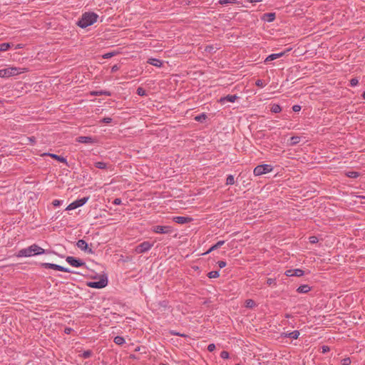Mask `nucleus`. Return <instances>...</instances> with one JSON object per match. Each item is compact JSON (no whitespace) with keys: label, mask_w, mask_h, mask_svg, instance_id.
<instances>
[{"label":"nucleus","mask_w":365,"mask_h":365,"mask_svg":"<svg viewBox=\"0 0 365 365\" xmlns=\"http://www.w3.org/2000/svg\"><path fill=\"white\" fill-rule=\"evenodd\" d=\"M16 256L18 257L34 256L31 245L26 248L20 250Z\"/></svg>","instance_id":"obj_10"},{"label":"nucleus","mask_w":365,"mask_h":365,"mask_svg":"<svg viewBox=\"0 0 365 365\" xmlns=\"http://www.w3.org/2000/svg\"><path fill=\"white\" fill-rule=\"evenodd\" d=\"M207 118V115L205 113H202L195 117V120L197 122H203Z\"/></svg>","instance_id":"obj_29"},{"label":"nucleus","mask_w":365,"mask_h":365,"mask_svg":"<svg viewBox=\"0 0 365 365\" xmlns=\"http://www.w3.org/2000/svg\"><path fill=\"white\" fill-rule=\"evenodd\" d=\"M152 231L159 234H168L170 233L173 230L170 226L156 225L152 227Z\"/></svg>","instance_id":"obj_8"},{"label":"nucleus","mask_w":365,"mask_h":365,"mask_svg":"<svg viewBox=\"0 0 365 365\" xmlns=\"http://www.w3.org/2000/svg\"><path fill=\"white\" fill-rule=\"evenodd\" d=\"M96 168L101 170H106L109 168L111 165L103 161L96 162L94 163Z\"/></svg>","instance_id":"obj_18"},{"label":"nucleus","mask_w":365,"mask_h":365,"mask_svg":"<svg viewBox=\"0 0 365 365\" xmlns=\"http://www.w3.org/2000/svg\"><path fill=\"white\" fill-rule=\"evenodd\" d=\"M341 363L343 365H349L351 364V360L349 358H345L342 359Z\"/></svg>","instance_id":"obj_47"},{"label":"nucleus","mask_w":365,"mask_h":365,"mask_svg":"<svg viewBox=\"0 0 365 365\" xmlns=\"http://www.w3.org/2000/svg\"><path fill=\"white\" fill-rule=\"evenodd\" d=\"M108 284V279L106 277H102L98 282H89L87 285L91 288L101 289L105 287Z\"/></svg>","instance_id":"obj_6"},{"label":"nucleus","mask_w":365,"mask_h":365,"mask_svg":"<svg viewBox=\"0 0 365 365\" xmlns=\"http://www.w3.org/2000/svg\"><path fill=\"white\" fill-rule=\"evenodd\" d=\"M26 144H29V143L34 144L36 142V138L34 136L27 137L26 138Z\"/></svg>","instance_id":"obj_38"},{"label":"nucleus","mask_w":365,"mask_h":365,"mask_svg":"<svg viewBox=\"0 0 365 365\" xmlns=\"http://www.w3.org/2000/svg\"><path fill=\"white\" fill-rule=\"evenodd\" d=\"M272 170V166L268 164L259 165L254 169V174L256 176L262 175L268 173Z\"/></svg>","instance_id":"obj_3"},{"label":"nucleus","mask_w":365,"mask_h":365,"mask_svg":"<svg viewBox=\"0 0 365 365\" xmlns=\"http://www.w3.org/2000/svg\"><path fill=\"white\" fill-rule=\"evenodd\" d=\"M147 62L149 64L153 65L155 67H161L163 65V62L160 59H158V58H148Z\"/></svg>","instance_id":"obj_19"},{"label":"nucleus","mask_w":365,"mask_h":365,"mask_svg":"<svg viewBox=\"0 0 365 365\" xmlns=\"http://www.w3.org/2000/svg\"><path fill=\"white\" fill-rule=\"evenodd\" d=\"M11 47V44L9 43H0V51H6Z\"/></svg>","instance_id":"obj_28"},{"label":"nucleus","mask_w":365,"mask_h":365,"mask_svg":"<svg viewBox=\"0 0 365 365\" xmlns=\"http://www.w3.org/2000/svg\"><path fill=\"white\" fill-rule=\"evenodd\" d=\"M114 55H115V53H113V52H109V53H105V54L103 56V57L104 58H106V59H107V58H110L113 57Z\"/></svg>","instance_id":"obj_44"},{"label":"nucleus","mask_w":365,"mask_h":365,"mask_svg":"<svg viewBox=\"0 0 365 365\" xmlns=\"http://www.w3.org/2000/svg\"><path fill=\"white\" fill-rule=\"evenodd\" d=\"M61 200H54L52 203H53V206L57 207V206H59L61 205Z\"/></svg>","instance_id":"obj_53"},{"label":"nucleus","mask_w":365,"mask_h":365,"mask_svg":"<svg viewBox=\"0 0 365 365\" xmlns=\"http://www.w3.org/2000/svg\"><path fill=\"white\" fill-rule=\"evenodd\" d=\"M66 261L72 267H79L85 264L80 259H77L74 257L68 256L66 257Z\"/></svg>","instance_id":"obj_9"},{"label":"nucleus","mask_w":365,"mask_h":365,"mask_svg":"<svg viewBox=\"0 0 365 365\" xmlns=\"http://www.w3.org/2000/svg\"><path fill=\"white\" fill-rule=\"evenodd\" d=\"M220 357L223 359H227L229 358V353L226 351H222L220 353Z\"/></svg>","instance_id":"obj_41"},{"label":"nucleus","mask_w":365,"mask_h":365,"mask_svg":"<svg viewBox=\"0 0 365 365\" xmlns=\"http://www.w3.org/2000/svg\"><path fill=\"white\" fill-rule=\"evenodd\" d=\"M217 264L220 268H223L226 266V262L225 261H218Z\"/></svg>","instance_id":"obj_50"},{"label":"nucleus","mask_w":365,"mask_h":365,"mask_svg":"<svg viewBox=\"0 0 365 365\" xmlns=\"http://www.w3.org/2000/svg\"><path fill=\"white\" fill-rule=\"evenodd\" d=\"M91 95L93 96H101V95H106V96H110V92L108 91H93L91 93Z\"/></svg>","instance_id":"obj_31"},{"label":"nucleus","mask_w":365,"mask_h":365,"mask_svg":"<svg viewBox=\"0 0 365 365\" xmlns=\"http://www.w3.org/2000/svg\"><path fill=\"white\" fill-rule=\"evenodd\" d=\"M31 247L33 250L34 255H41L47 252L46 250H45L44 249L41 248V247L36 244H33L31 245Z\"/></svg>","instance_id":"obj_16"},{"label":"nucleus","mask_w":365,"mask_h":365,"mask_svg":"<svg viewBox=\"0 0 365 365\" xmlns=\"http://www.w3.org/2000/svg\"><path fill=\"white\" fill-rule=\"evenodd\" d=\"M26 68H21L18 67H9L0 70V78H9L16 76L26 71Z\"/></svg>","instance_id":"obj_2"},{"label":"nucleus","mask_w":365,"mask_h":365,"mask_svg":"<svg viewBox=\"0 0 365 365\" xmlns=\"http://www.w3.org/2000/svg\"><path fill=\"white\" fill-rule=\"evenodd\" d=\"M238 97L236 95H227L220 98V102L224 103L225 101L234 103Z\"/></svg>","instance_id":"obj_17"},{"label":"nucleus","mask_w":365,"mask_h":365,"mask_svg":"<svg viewBox=\"0 0 365 365\" xmlns=\"http://www.w3.org/2000/svg\"><path fill=\"white\" fill-rule=\"evenodd\" d=\"M304 271L301 269H294V276L301 277L304 275Z\"/></svg>","instance_id":"obj_34"},{"label":"nucleus","mask_w":365,"mask_h":365,"mask_svg":"<svg viewBox=\"0 0 365 365\" xmlns=\"http://www.w3.org/2000/svg\"><path fill=\"white\" fill-rule=\"evenodd\" d=\"M299 336V331L297 330L293 331L292 332H283L281 334V336L284 338H291L294 339H297Z\"/></svg>","instance_id":"obj_13"},{"label":"nucleus","mask_w":365,"mask_h":365,"mask_svg":"<svg viewBox=\"0 0 365 365\" xmlns=\"http://www.w3.org/2000/svg\"><path fill=\"white\" fill-rule=\"evenodd\" d=\"M299 141H300V137H299V136H292L290 138L289 145H292V146L295 145L297 143H299Z\"/></svg>","instance_id":"obj_25"},{"label":"nucleus","mask_w":365,"mask_h":365,"mask_svg":"<svg viewBox=\"0 0 365 365\" xmlns=\"http://www.w3.org/2000/svg\"><path fill=\"white\" fill-rule=\"evenodd\" d=\"M266 283L267 285L269 286H271V285H276V279H273V278H268L266 281Z\"/></svg>","instance_id":"obj_36"},{"label":"nucleus","mask_w":365,"mask_h":365,"mask_svg":"<svg viewBox=\"0 0 365 365\" xmlns=\"http://www.w3.org/2000/svg\"><path fill=\"white\" fill-rule=\"evenodd\" d=\"M263 19L267 22H272L275 19L274 13H266L264 14Z\"/></svg>","instance_id":"obj_22"},{"label":"nucleus","mask_w":365,"mask_h":365,"mask_svg":"<svg viewBox=\"0 0 365 365\" xmlns=\"http://www.w3.org/2000/svg\"><path fill=\"white\" fill-rule=\"evenodd\" d=\"M91 355H92V351H91V350H86V351H83V353L82 354V356H83L84 359H88V358H89Z\"/></svg>","instance_id":"obj_37"},{"label":"nucleus","mask_w":365,"mask_h":365,"mask_svg":"<svg viewBox=\"0 0 365 365\" xmlns=\"http://www.w3.org/2000/svg\"><path fill=\"white\" fill-rule=\"evenodd\" d=\"M318 242V237L316 236H312L309 237V242L312 244L317 243Z\"/></svg>","instance_id":"obj_43"},{"label":"nucleus","mask_w":365,"mask_h":365,"mask_svg":"<svg viewBox=\"0 0 365 365\" xmlns=\"http://www.w3.org/2000/svg\"><path fill=\"white\" fill-rule=\"evenodd\" d=\"M174 222L178 224H186L191 222L192 219L187 217L176 216L173 217Z\"/></svg>","instance_id":"obj_14"},{"label":"nucleus","mask_w":365,"mask_h":365,"mask_svg":"<svg viewBox=\"0 0 365 365\" xmlns=\"http://www.w3.org/2000/svg\"><path fill=\"white\" fill-rule=\"evenodd\" d=\"M235 184V178L232 175H229L226 180V185H234Z\"/></svg>","instance_id":"obj_32"},{"label":"nucleus","mask_w":365,"mask_h":365,"mask_svg":"<svg viewBox=\"0 0 365 365\" xmlns=\"http://www.w3.org/2000/svg\"><path fill=\"white\" fill-rule=\"evenodd\" d=\"M170 334L173 336H182V337H186L187 335L186 334H180L177 331H170Z\"/></svg>","instance_id":"obj_46"},{"label":"nucleus","mask_w":365,"mask_h":365,"mask_svg":"<svg viewBox=\"0 0 365 365\" xmlns=\"http://www.w3.org/2000/svg\"><path fill=\"white\" fill-rule=\"evenodd\" d=\"M362 97L364 99H365V91H364L363 94H362Z\"/></svg>","instance_id":"obj_58"},{"label":"nucleus","mask_w":365,"mask_h":365,"mask_svg":"<svg viewBox=\"0 0 365 365\" xmlns=\"http://www.w3.org/2000/svg\"><path fill=\"white\" fill-rule=\"evenodd\" d=\"M310 290H311V287L309 285L303 284V285L299 286L297 288V292L299 293H307Z\"/></svg>","instance_id":"obj_20"},{"label":"nucleus","mask_w":365,"mask_h":365,"mask_svg":"<svg viewBox=\"0 0 365 365\" xmlns=\"http://www.w3.org/2000/svg\"><path fill=\"white\" fill-rule=\"evenodd\" d=\"M41 267L46 268V269H55V270H58V271H61V272H68V273H71L72 272L68 269V268H66L64 267H62L61 265H58V264H52V263H42L41 264Z\"/></svg>","instance_id":"obj_5"},{"label":"nucleus","mask_w":365,"mask_h":365,"mask_svg":"<svg viewBox=\"0 0 365 365\" xmlns=\"http://www.w3.org/2000/svg\"><path fill=\"white\" fill-rule=\"evenodd\" d=\"M77 141L85 144H92L95 143L94 139L89 136H80L77 138Z\"/></svg>","instance_id":"obj_15"},{"label":"nucleus","mask_w":365,"mask_h":365,"mask_svg":"<svg viewBox=\"0 0 365 365\" xmlns=\"http://www.w3.org/2000/svg\"><path fill=\"white\" fill-rule=\"evenodd\" d=\"M359 83V81L357 78H352L351 79L350 81V86L354 87V86H356L357 84Z\"/></svg>","instance_id":"obj_42"},{"label":"nucleus","mask_w":365,"mask_h":365,"mask_svg":"<svg viewBox=\"0 0 365 365\" xmlns=\"http://www.w3.org/2000/svg\"><path fill=\"white\" fill-rule=\"evenodd\" d=\"M292 110L294 111V112H299L300 110H301V106H299V105H294L292 107Z\"/></svg>","instance_id":"obj_51"},{"label":"nucleus","mask_w":365,"mask_h":365,"mask_svg":"<svg viewBox=\"0 0 365 365\" xmlns=\"http://www.w3.org/2000/svg\"><path fill=\"white\" fill-rule=\"evenodd\" d=\"M88 199H89L88 197H85L76 200L74 202H73L71 204H69L68 205V207H66V210H71L76 209V208H78L79 207H81V206H83L84 204H86L87 202Z\"/></svg>","instance_id":"obj_4"},{"label":"nucleus","mask_w":365,"mask_h":365,"mask_svg":"<svg viewBox=\"0 0 365 365\" xmlns=\"http://www.w3.org/2000/svg\"><path fill=\"white\" fill-rule=\"evenodd\" d=\"M114 342L118 345H122L125 343V339L122 336H117L114 338Z\"/></svg>","instance_id":"obj_27"},{"label":"nucleus","mask_w":365,"mask_h":365,"mask_svg":"<svg viewBox=\"0 0 365 365\" xmlns=\"http://www.w3.org/2000/svg\"><path fill=\"white\" fill-rule=\"evenodd\" d=\"M283 56V53H272V54H271V55L268 56L266 58V59H265L264 62H267V61H273V60L277 59V58H279V57H281V56Z\"/></svg>","instance_id":"obj_23"},{"label":"nucleus","mask_w":365,"mask_h":365,"mask_svg":"<svg viewBox=\"0 0 365 365\" xmlns=\"http://www.w3.org/2000/svg\"><path fill=\"white\" fill-rule=\"evenodd\" d=\"M251 3L259 2L261 0H249Z\"/></svg>","instance_id":"obj_57"},{"label":"nucleus","mask_w":365,"mask_h":365,"mask_svg":"<svg viewBox=\"0 0 365 365\" xmlns=\"http://www.w3.org/2000/svg\"><path fill=\"white\" fill-rule=\"evenodd\" d=\"M153 246V243H150L148 241H145L136 247L135 251L138 254H142L148 251Z\"/></svg>","instance_id":"obj_7"},{"label":"nucleus","mask_w":365,"mask_h":365,"mask_svg":"<svg viewBox=\"0 0 365 365\" xmlns=\"http://www.w3.org/2000/svg\"><path fill=\"white\" fill-rule=\"evenodd\" d=\"M218 2L221 5H225L227 4H233L236 3V0H220Z\"/></svg>","instance_id":"obj_35"},{"label":"nucleus","mask_w":365,"mask_h":365,"mask_svg":"<svg viewBox=\"0 0 365 365\" xmlns=\"http://www.w3.org/2000/svg\"><path fill=\"white\" fill-rule=\"evenodd\" d=\"M329 351V348L327 346H322V352L325 353Z\"/></svg>","instance_id":"obj_54"},{"label":"nucleus","mask_w":365,"mask_h":365,"mask_svg":"<svg viewBox=\"0 0 365 365\" xmlns=\"http://www.w3.org/2000/svg\"><path fill=\"white\" fill-rule=\"evenodd\" d=\"M161 365H167V364H161Z\"/></svg>","instance_id":"obj_59"},{"label":"nucleus","mask_w":365,"mask_h":365,"mask_svg":"<svg viewBox=\"0 0 365 365\" xmlns=\"http://www.w3.org/2000/svg\"><path fill=\"white\" fill-rule=\"evenodd\" d=\"M118 69V67L117 65H114L113 67H112V71H116Z\"/></svg>","instance_id":"obj_55"},{"label":"nucleus","mask_w":365,"mask_h":365,"mask_svg":"<svg viewBox=\"0 0 365 365\" xmlns=\"http://www.w3.org/2000/svg\"><path fill=\"white\" fill-rule=\"evenodd\" d=\"M225 244V241L224 240H220V241H218L215 245H212L206 252L205 254H207V253H210L212 251L215 250H217L218 248H220L222 245H223Z\"/></svg>","instance_id":"obj_21"},{"label":"nucleus","mask_w":365,"mask_h":365,"mask_svg":"<svg viewBox=\"0 0 365 365\" xmlns=\"http://www.w3.org/2000/svg\"><path fill=\"white\" fill-rule=\"evenodd\" d=\"M113 203L115 205H119L121 204V200L120 198H115L113 200Z\"/></svg>","instance_id":"obj_52"},{"label":"nucleus","mask_w":365,"mask_h":365,"mask_svg":"<svg viewBox=\"0 0 365 365\" xmlns=\"http://www.w3.org/2000/svg\"><path fill=\"white\" fill-rule=\"evenodd\" d=\"M71 328H66V329H65V332H66V334H69V333L71 332Z\"/></svg>","instance_id":"obj_56"},{"label":"nucleus","mask_w":365,"mask_h":365,"mask_svg":"<svg viewBox=\"0 0 365 365\" xmlns=\"http://www.w3.org/2000/svg\"><path fill=\"white\" fill-rule=\"evenodd\" d=\"M256 306V304L254 300L252 299H247L245 301V307L247 308H252Z\"/></svg>","instance_id":"obj_30"},{"label":"nucleus","mask_w":365,"mask_h":365,"mask_svg":"<svg viewBox=\"0 0 365 365\" xmlns=\"http://www.w3.org/2000/svg\"><path fill=\"white\" fill-rule=\"evenodd\" d=\"M215 349V345L214 344H210L207 346V350H208L210 352L213 351Z\"/></svg>","instance_id":"obj_48"},{"label":"nucleus","mask_w":365,"mask_h":365,"mask_svg":"<svg viewBox=\"0 0 365 365\" xmlns=\"http://www.w3.org/2000/svg\"><path fill=\"white\" fill-rule=\"evenodd\" d=\"M255 85L258 87L263 88L265 86V83L262 80L257 79L255 82Z\"/></svg>","instance_id":"obj_40"},{"label":"nucleus","mask_w":365,"mask_h":365,"mask_svg":"<svg viewBox=\"0 0 365 365\" xmlns=\"http://www.w3.org/2000/svg\"><path fill=\"white\" fill-rule=\"evenodd\" d=\"M77 247L83 251L88 253H93L91 249H88V244L84 240H79L76 243Z\"/></svg>","instance_id":"obj_11"},{"label":"nucleus","mask_w":365,"mask_h":365,"mask_svg":"<svg viewBox=\"0 0 365 365\" xmlns=\"http://www.w3.org/2000/svg\"><path fill=\"white\" fill-rule=\"evenodd\" d=\"M284 274L287 277H292L294 276V269H287Z\"/></svg>","instance_id":"obj_45"},{"label":"nucleus","mask_w":365,"mask_h":365,"mask_svg":"<svg viewBox=\"0 0 365 365\" xmlns=\"http://www.w3.org/2000/svg\"><path fill=\"white\" fill-rule=\"evenodd\" d=\"M209 278H217L220 274L218 271H211L207 274Z\"/></svg>","instance_id":"obj_33"},{"label":"nucleus","mask_w":365,"mask_h":365,"mask_svg":"<svg viewBox=\"0 0 365 365\" xmlns=\"http://www.w3.org/2000/svg\"><path fill=\"white\" fill-rule=\"evenodd\" d=\"M137 93H138V95H139L140 96H143L146 95L145 91L143 88H140V87L138 88Z\"/></svg>","instance_id":"obj_39"},{"label":"nucleus","mask_w":365,"mask_h":365,"mask_svg":"<svg viewBox=\"0 0 365 365\" xmlns=\"http://www.w3.org/2000/svg\"><path fill=\"white\" fill-rule=\"evenodd\" d=\"M41 155L42 156H46V155L50 156L51 158H53V159H55V160H58V161H59L61 163H64L66 165L68 164L67 160L64 157L61 156V155H58L56 154L45 153L42 154Z\"/></svg>","instance_id":"obj_12"},{"label":"nucleus","mask_w":365,"mask_h":365,"mask_svg":"<svg viewBox=\"0 0 365 365\" xmlns=\"http://www.w3.org/2000/svg\"><path fill=\"white\" fill-rule=\"evenodd\" d=\"M98 15L94 12H85L82 14L81 18L78 19L76 24L79 27L85 29L96 23L98 20Z\"/></svg>","instance_id":"obj_1"},{"label":"nucleus","mask_w":365,"mask_h":365,"mask_svg":"<svg viewBox=\"0 0 365 365\" xmlns=\"http://www.w3.org/2000/svg\"><path fill=\"white\" fill-rule=\"evenodd\" d=\"M282 108L278 104H273L271 107V111L274 113H277L281 112Z\"/></svg>","instance_id":"obj_26"},{"label":"nucleus","mask_w":365,"mask_h":365,"mask_svg":"<svg viewBox=\"0 0 365 365\" xmlns=\"http://www.w3.org/2000/svg\"><path fill=\"white\" fill-rule=\"evenodd\" d=\"M112 121V118H104L101 120V122L104 123H110V122Z\"/></svg>","instance_id":"obj_49"},{"label":"nucleus","mask_w":365,"mask_h":365,"mask_svg":"<svg viewBox=\"0 0 365 365\" xmlns=\"http://www.w3.org/2000/svg\"><path fill=\"white\" fill-rule=\"evenodd\" d=\"M345 175L350 178H357L360 176V173L356 171H348L345 173Z\"/></svg>","instance_id":"obj_24"},{"label":"nucleus","mask_w":365,"mask_h":365,"mask_svg":"<svg viewBox=\"0 0 365 365\" xmlns=\"http://www.w3.org/2000/svg\"><path fill=\"white\" fill-rule=\"evenodd\" d=\"M235 365H240V364H235Z\"/></svg>","instance_id":"obj_60"}]
</instances>
